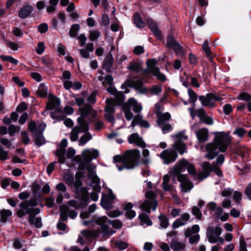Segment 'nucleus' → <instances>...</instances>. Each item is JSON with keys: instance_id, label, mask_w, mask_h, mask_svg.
Wrapping results in <instances>:
<instances>
[{"instance_id": "f257e3e1", "label": "nucleus", "mask_w": 251, "mask_h": 251, "mask_svg": "<svg viewBox=\"0 0 251 251\" xmlns=\"http://www.w3.org/2000/svg\"><path fill=\"white\" fill-rule=\"evenodd\" d=\"M214 142L207 144L205 146L207 153L205 157L209 159H214L219 152H224L231 142L229 134L224 131L214 132Z\"/></svg>"}, {"instance_id": "f03ea898", "label": "nucleus", "mask_w": 251, "mask_h": 251, "mask_svg": "<svg viewBox=\"0 0 251 251\" xmlns=\"http://www.w3.org/2000/svg\"><path fill=\"white\" fill-rule=\"evenodd\" d=\"M106 217L98 218L96 221H83L85 226H89L90 229L81 231V234L88 239L95 238L101 233L103 236H110L116 232L114 230L109 229L106 224Z\"/></svg>"}, {"instance_id": "7ed1b4c3", "label": "nucleus", "mask_w": 251, "mask_h": 251, "mask_svg": "<svg viewBox=\"0 0 251 251\" xmlns=\"http://www.w3.org/2000/svg\"><path fill=\"white\" fill-rule=\"evenodd\" d=\"M157 63L156 60L153 58L147 60L146 62L147 69H142L141 64L136 62L131 63L127 67V68L129 70L136 73L141 72V75L145 76H148L150 74H151L155 76L158 80L162 82L165 81L167 80L166 77L160 72L159 67L156 65Z\"/></svg>"}, {"instance_id": "20e7f679", "label": "nucleus", "mask_w": 251, "mask_h": 251, "mask_svg": "<svg viewBox=\"0 0 251 251\" xmlns=\"http://www.w3.org/2000/svg\"><path fill=\"white\" fill-rule=\"evenodd\" d=\"M139 157V151L134 150L126 151L124 156L115 155L113 157V160L115 162L122 163V165L118 164L116 165L118 170L122 171L124 168H134L138 165Z\"/></svg>"}, {"instance_id": "39448f33", "label": "nucleus", "mask_w": 251, "mask_h": 251, "mask_svg": "<svg viewBox=\"0 0 251 251\" xmlns=\"http://www.w3.org/2000/svg\"><path fill=\"white\" fill-rule=\"evenodd\" d=\"M82 185L80 180L76 179L75 181L74 186L77 201L70 200L68 202L69 206L74 207L76 209L85 208L89 202L88 189L85 187H82Z\"/></svg>"}, {"instance_id": "423d86ee", "label": "nucleus", "mask_w": 251, "mask_h": 251, "mask_svg": "<svg viewBox=\"0 0 251 251\" xmlns=\"http://www.w3.org/2000/svg\"><path fill=\"white\" fill-rule=\"evenodd\" d=\"M188 94L189 97V102L193 103V106L192 107L188 108V110L190 112L192 119H194L197 116L199 118L201 122L206 125H212L213 124L212 118L206 114L205 110L203 108H200L195 110H194L195 103L198 100L196 92L192 89L188 88Z\"/></svg>"}, {"instance_id": "0eeeda50", "label": "nucleus", "mask_w": 251, "mask_h": 251, "mask_svg": "<svg viewBox=\"0 0 251 251\" xmlns=\"http://www.w3.org/2000/svg\"><path fill=\"white\" fill-rule=\"evenodd\" d=\"M38 205V201L35 198H31L28 201H25L20 203L19 207L15 210L18 217L22 218L26 214L29 215H37L40 212L39 208H35Z\"/></svg>"}, {"instance_id": "6e6552de", "label": "nucleus", "mask_w": 251, "mask_h": 251, "mask_svg": "<svg viewBox=\"0 0 251 251\" xmlns=\"http://www.w3.org/2000/svg\"><path fill=\"white\" fill-rule=\"evenodd\" d=\"M155 113L157 116V124L161 129L163 133H167L172 130V126L168 123L171 118V115L168 112L162 113L158 109Z\"/></svg>"}, {"instance_id": "1a4fd4ad", "label": "nucleus", "mask_w": 251, "mask_h": 251, "mask_svg": "<svg viewBox=\"0 0 251 251\" xmlns=\"http://www.w3.org/2000/svg\"><path fill=\"white\" fill-rule=\"evenodd\" d=\"M185 169L187 170L190 174L193 176L196 175V171L194 165L185 159H182L179 161L178 164L174 167L172 173L175 175H180L181 173L184 172Z\"/></svg>"}, {"instance_id": "9d476101", "label": "nucleus", "mask_w": 251, "mask_h": 251, "mask_svg": "<svg viewBox=\"0 0 251 251\" xmlns=\"http://www.w3.org/2000/svg\"><path fill=\"white\" fill-rule=\"evenodd\" d=\"M146 197L149 200L145 201L140 204V208L149 214L151 212V208L155 210L157 207V202L155 200V196L154 193L149 191L146 192Z\"/></svg>"}, {"instance_id": "9b49d317", "label": "nucleus", "mask_w": 251, "mask_h": 251, "mask_svg": "<svg viewBox=\"0 0 251 251\" xmlns=\"http://www.w3.org/2000/svg\"><path fill=\"white\" fill-rule=\"evenodd\" d=\"M113 78L110 75L105 76L104 80L102 82L103 85L106 84L109 86L107 88V91L111 94L115 96V99L119 102H123L125 100V96L122 92L118 91L115 87L113 86Z\"/></svg>"}, {"instance_id": "f8f14e48", "label": "nucleus", "mask_w": 251, "mask_h": 251, "mask_svg": "<svg viewBox=\"0 0 251 251\" xmlns=\"http://www.w3.org/2000/svg\"><path fill=\"white\" fill-rule=\"evenodd\" d=\"M172 137L176 139L173 145L174 149L177 151L181 155L186 152V146L185 144L183 142V140H186L188 139L187 136L185 134V132L184 131L179 132L172 135Z\"/></svg>"}, {"instance_id": "ddd939ff", "label": "nucleus", "mask_w": 251, "mask_h": 251, "mask_svg": "<svg viewBox=\"0 0 251 251\" xmlns=\"http://www.w3.org/2000/svg\"><path fill=\"white\" fill-rule=\"evenodd\" d=\"M199 99L203 106L213 107L215 106L216 101H221L224 99L220 95L211 93L205 96H201L199 97Z\"/></svg>"}, {"instance_id": "4468645a", "label": "nucleus", "mask_w": 251, "mask_h": 251, "mask_svg": "<svg viewBox=\"0 0 251 251\" xmlns=\"http://www.w3.org/2000/svg\"><path fill=\"white\" fill-rule=\"evenodd\" d=\"M222 230V228L220 226L214 227L212 226H209L206 231V237L208 241L212 244L217 243V239L221 234Z\"/></svg>"}, {"instance_id": "2eb2a0df", "label": "nucleus", "mask_w": 251, "mask_h": 251, "mask_svg": "<svg viewBox=\"0 0 251 251\" xmlns=\"http://www.w3.org/2000/svg\"><path fill=\"white\" fill-rule=\"evenodd\" d=\"M115 199L116 197L113 193L112 190L109 189L107 195H102L100 204L104 209L109 210L112 207Z\"/></svg>"}, {"instance_id": "dca6fc26", "label": "nucleus", "mask_w": 251, "mask_h": 251, "mask_svg": "<svg viewBox=\"0 0 251 251\" xmlns=\"http://www.w3.org/2000/svg\"><path fill=\"white\" fill-rule=\"evenodd\" d=\"M88 130L87 123H78V125L74 127L70 134V139L72 141L75 142L78 140L79 134L82 132H86Z\"/></svg>"}, {"instance_id": "f3484780", "label": "nucleus", "mask_w": 251, "mask_h": 251, "mask_svg": "<svg viewBox=\"0 0 251 251\" xmlns=\"http://www.w3.org/2000/svg\"><path fill=\"white\" fill-rule=\"evenodd\" d=\"M159 156L163 160L164 163L168 164L176 159L177 154L176 151L170 149L163 151Z\"/></svg>"}, {"instance_id": "a211bd4d", "label": "nucleus", "mask_w": 251, "mask_h": 251, "mask_svg": "<svg viewBox=\"0 0 251 251\" xmlns=\"http://www.w3.org/2000/svg\"><path fill=\"white\" fill-rule=\"evenodd\" d=\"M49 101L46 105V109L47 110H55L58 112H60L61 110L59 107L60 104V100L59 99L55 97L52 94L48 95Z\"/></svg>"}, {"instance_id": "6ab92c4d", "label": "nucleus", "mask_w": 251, "mask_h": 251, "mask_svg": "<svg viewBox=\"0 0 251 251\" xmlns=\"http://www.w3.org/2000/svg\"><path fill=\"white\" fill-rule=\"evenodd\" d=\"M215 165V164L214 163L211 164L208 162L203 163L201 165L202 171L199 173L198 175L199 178L203 180L208 177L210 173L213 172Z\"/></svg>"}, {"instance_id": "aec40b11", "label": "nucleus", "mask_w": 251, "mask_h": 251, "mask_svg": "<svg viewBox=\"0 0 251 251\" xmlns=\"http://www.w3.org/2000/svg\"><path fill=\"white\" fill-rule=\"evenodd\" d=\"M178 180L180 183V187L183 192L186 193L193 187V183L187 178L185 175H177Z\"/></svg>"}, {"instance_id": "412c9836", "label": "nucleus", "mask_w": 251, "mask_h": 251, "mask_svg": "<svg viewBox=\"0 0 251 251\" xmlns=\"http://www.w3.org/2000/svg\"><path fill=\"white\" fill-rule=\"evenodd\" d=\"M92 107L89 105H85L79 108L81 116L77 118L78 123L82 124L83 122L87 123L85 121L84 118L88 117L92 111Z\"/></svg>"}, {"instance_id": "4be33fe9", "label": "nucleus", "mask_w": 251, "mask_h": 251, "mask_svg": "<svg viewBox=\"0 0 251 251\" xmlns=\"http://www.w3.org/2000/svg\"><path fill=\"white\" fill-rule=\"evenodd\" d=\"M167 47L174 50L178 54H181L183 52L182 47L171 36L168 37L167 40Z\"/></svg>"}, {"instance_id": "5701e85b", "label": "nucleus", "mask_w": 251, "mask_h": 251, "mask_svg": "<svg viewBox=\"0 0 251 251\" xmlns=\"http://www.w3.org/2000/svg\"><path fill=\"white\" fill-rule=\"evenodd\" d=\"M190 216L188 213H183L180 217L176 219L172 224L174 229H176L180 226L185 225L189 220Z\"/></svg>"}, {"instance_id": "b1692460", "label": "nucleus", "mask_w": 251, "mask_h": 251, "mask_svg": "<svg viewBox=\"0 0 251 251\" xmlns=\"http://www.w3.org/2000/svg\"><path fill=\"white\" fill-rule=\"evenodd\" d=\"M128 142L130 144H134L136 146L145 148L146 144L142 138L137 133L131 134L128 138Z\"/></svg>"}, {"instance_id": "393cba45", "label": "nucleus", "mask_w": 251, "mask_h": 251, "mask_svg": "<svg viewBox=\"0 0 251 251\" xmlns=\"http://www.w3.org/2000/svg\"><path fill=\"white\" fill-rule=\"evenodd\" d=\"M82 155L85 161L90 162L98 157L99 151L97 150L87 149L83 151Z\"/></svg>"}, {"instance_id": "a878e982", "label": "nucleus", "mask_w": 251, "mask_h": 251, "mask_svg": "<svg viewBox=\"0 0 251 251\" xmlns=\"http://www.w3.org/2000/svg\"><path fill=\"white\" fill-rule=\"evenodd\" d=\"M136 125H140L142 127L149 128L150 124L146 120H143V116L141 115L137 114L132 120L130 126L134 127Z\"/></svg>"}, {"instance_id": "bb28decb", "label": "nucleus", "mask_w": 251, "mask_h": 251, "mask_svg": "<svg viewBox=\"0 0 251 251\" xmlns=\"http://www.w3.org/2000/svg\"><path fill=\"white\" fill-rule=\"evenodd\" d=\"M195 133L200 142H205L208 139V130L206 128L200 129L197 130Z\"/></svg>"}, {"instance_id": "cd10ccee", "label": "nucleus", "mask_w": 251, "mask_h": 251, "mask_svg": "<svg viewBox=\"0 0 251 251\" xmlns=\"http://www.w3.org/2000/svg\"><path fill=\"white\" fill-rule=\"evenodd\" d=\"M147 22L149 28L153 32L154 35L157 38H160L161 36V32L158 29L156 23L151 18L148 19Z\"/></svg>"}, {"instance_id": "c85d7f7f", "label": "nucleus", "mask_w": 251, "mask_h": 251, "mask_svg": "<svg viewBox=\"0 0 251 251\" xmlns=\"http://www.w3.org/2000/svg\"><path fill=\"white\" fill-rule=\"evenodd\" d=\"M130 108H132L135 113H139L142 109V106L141 104L138 103L134 99L130 98L126 104Z\"/></svg>"}, {"instance_id": "c756f323", "label": "nucleus", "mask_w": 251, "mask_h": 251, "mask_svg": "<svg viewBox=\"0 0 251 251\" xmlns=\"http://www.w3.org/2000/svg\"><path fill=\"white\" fill-rule=\"evenodd\" d=\"M33 11L32 6L26 5L22 7L19 12V17L22 19L28 17Z\"/></svg>"}, {"instance_id": "7c9ffc66", "label": "nucleus", "mask_w": 251, "mask_h": 251, "mask_svg": "<svg viewBox=\"0 0 251 251\" xmlns=\"http://www.w3.org/2000/svg\"><path fill=\"white\" fill-rule=\"evenodd\" d=\"M133 205L131 202L126 203L124 206V209L126 211V215L129 219H132L136 216V212L132 210Z\"/></svg>"}, {"instance_id": "2f4dec72", "label": "nucleus", "mask_w": 251, "mask_h": 251, "mask_svg": "<svg viewBox=\"0 0 251 251\" xmlns=\"http://www.w3.org/2000/svg\"><path fill=\"white\" fill-rule=\"evenodd\" d=\"M35 215L32 214L28 216V222L31 225L37 228H40L42 226L41 219L35 217Z\"/></svg>"}, {"instance_id": "473e14b6", "label": "nucleus", "mask_w": 251, "mask_h": 251, "mask_svg": "<svg viewBox=\"0 0 251 251\" xmlns=\"http://www.w3.org/2000/svg\"><path fill=\"white\" fill-rule=\"evenodd\" d=\"M106 105L105 107V113H114L115 100L113 99H108L106 100Z\"/></svg>"}, {"instance_id": "72a5a7b5", "label": "nucleus", "mask_w": 251, "mask_h": 251, "mask_svg": "<svg viewBox=\"0 0 251 251\" xmlns=\"http://www.w3.org/2000/svg\"><path fill=\"white\" fill-rule=\"evenodd\" d=\"M34 141L35 144L38 147L44 145L45 143V139L43 133L36 131V133H34Z\"/></svg>"}, {"instance_id": "f704fd0d", "label": "nucleus", "mask_w": 251, "mask_h": 251, "mask_svg": "<svg viewBox=\"0 0 251 251\" xmlns=\"http://www.w3.org/2000/svg\"><path fill=\"white\" fill-rule=\"evenodd\" d=\"M12 213V211L10 210H2L0 212L1 215L0 221L3 223L9 221L10 220V216H11Z\"/></svg>"}, {"instance_id": "c9c22d12", "label": "nucleus", "mask_w": 251, "mask_h": 251, "mask_svg": "<svg viewBox=\"0 0 251 251\" xmlns=\"http://www.w3.org/2000/svg\"><path fill=\"white\" fill-rule=\"evenodd\" d=\"M135 88L139 92L143 93L146 92L147 88L144 86L143 82L141 79H137L133 82Z\"/></svg>"}, {"instance_id": "e433bc0d", "label": "nucleus", "mask_w": 251, "mask_h": 251, "mask_svg": "<svg viewBox=\"0 0 251 251\" xmlns=\"http://www.w3.org/2000/svg\"><path fill=\"white\" fill-rule=\"evenodd\" d=\"M134 22L138 28H143L145 26L146 24L143 21L141 16L139 13H135L133 16Z\"/></svg>"}, {"instance_id": "4c0bfd02", "label": "nucleus", "mask_w": 251, "mask_h": 251, "mask_svg": "<svg viewBox=\"0 0 251 251\" xmlns=\"http://www.w3.org/2000/svg\"><path fill=\"white\" fill-rule=\"evenodd\" d=\"M139 218L140 220V225L141 226H144L146 225L147 226H151L152 225V222L149 219V216L144 213H142L139 216Z\"/></svg>"}, {"instance_id": "58836bf2", "label": "nucleus", "mask_w": 251, "mask_h": 251, "mask_svg": "<svg viewBox=\"0 0 251 251\" xmlns=\"http://www.w3.org/2000/svg\"><path fill=\"white\" fill-rule=\"evenodd\" d=\"M171 248L174 251H183L185 249V245L182 243L174 240L172 242Z\"/></svg>"}, {"instance_id": "ea45409f", "label": "nucleus", "mask_w": 251, "mask_h": 251, "mask_svg": "<svg viewBox=\"0 0 251 251\" xmlns=\"http://www.w3.org/2000/svg\"><path fill=\"white\" fill-rule=\"evenodd\" d=\"M59 0H50L49 5L47 7V12L48 13H54Z\"/></svg>"}, {"instance_id": "a19ab883", "label": "nucleus", "mask_w": 251, "mask_h": 251, "mask_svg": "<svg viewBox=\"0 0 251 251\" xmlns=\"http://www.w3.org/2000/svg\"><path fill=\"white\" fill-rule=\"evenodd\" d=\"M48 88L43 84H40L36 91L37 95L40 97H46L47 96Z\"/></svg>"}, {"instance_id": "79ce46f5", "label": "nucleus", "mask_w": 251, "mask_h": 251, "mask_svg": "<svg viewBox=\"0 0 251 251\" xmlns=\"http://www.w3.org/2000/svg\"><path fill=\"white\" fill-rule=\"evenodd\" d=\"M170 180V176L168 175H165L163 177L162 186L164 191H171L172 189V186L169 184Z\"/></svg>"}, {"instance_id": "37998d69", "label": "nucleus", "mask_w": 251, "mask_h": 251, "mask_svg": "<svg viewBox=\"0 0 251 251\" xmlns=\"http://www.w3.org/2000/svg\"><path fill=\"white\" fill-rule=\"evenodd\" d=\"M56 189L58 191L63 193L65 198L69 199L70 198L69 194L66 191L67 188L63 183L60 182L57 184Z\"/></svg>"}, {"instance_id": "c03bdc74", "label": "nucleus", "mask_w": 251, "mask_h": 251, "mask_svg": "<svg viewBox=\"0 0 251 251\" xmlns=\"http://www.w3.org/2000/svg\"><path fill=\"white\" fill-rule=\"evenodd\" d=\"M65 150L64 149H58L56 151V155L58 158V162L60 163H64L65 161L64 157Z\"/></svg>"}, {"instance_id": "a18cd8bd", "label": "nucleus", "mask_w": 251, "mask_h": 251, "mask_svg": "<svg viewBox=\"0 0 251 251\" xmlns=\"http://www.w3.org/2000/svg\"><path fill=\"white\" fill-rule=\"evenodd\" d=\"M160 221V226L161 228H166L169 225L168 218L163 215H160L158 217Z\"/></svg>"}, {"instance_id": "49530a36", "label": "nucleus", "mask_w": 251, "mask_h": 251, "mask_svg": "<svg viewBox=\"0 0 251 251\" xmlns=\"http://www.w3.org/2000/svg\"><path fill=\"white\" fill-rule=\"evenodd\" d=\"M149 92L153 95H158L162 91L161 85H153L149 89Z\"/></svg>"}, {"instance_id": "de8ad7c7", "label": "nucleus", "mask_w": 251, "mask_h": 251, "mask_svg": "<svg viewBox=\"0 0 251 251\" xmlns=\"http://www.w3.org/2000/svg\"><path fill=\"white\" fill-rule=\"evenodd\" d=\"M91 135L89 133H85L82 135L78 141V145L79 146L84 145L87 142L91 140Z\"/></svg>"}, {"instance_id": "09e8293b", "label": "nucleus", "mask_w": 251, "mask_h": 251, "mask_svg": "<svg viewBox=\"0 0 251 251\" xmlns=\"http://www.w3.org/2000/svg\"><path fill=\"white\" fill-rule=\"evenodd\" d=\"M79 29V25L78 24H76L72 25L69 31L70 36L72 37H75L77 36Z\"/></svg>"}, {"instance_id": "8fccbe9b", "label": "nucleus", "mask_w": 251, "mask_h": 251, "mask_svg": "<svg viewBox=\"0 0 251 251\" xmlns=\"http://www.w3.org/2000/svg\"><path fill=\"white\" fill-rule=\"evenodd\" d=\"M63 180L68 185H72L73 183L74 178L71 174L67 173L64 176Z\"/></svg>"}, {"instance_id": "3c124183", "label": "nucleus", "mask_w": 251, "mask_h": 251, "mask_svg": "<svg viewBox=\"0 0 251 251\" xmlns=\"http://www.w3.org/2000/svg\"><path fill=\"white\" fill-rule=\"evenodd\" d=\"M123 108L126 119L128 121H130L132 119H133V115L131 112L130 108L126 107V105H125Z\"/></svg>"}, {"instance_id": "603ef678", "label": "nucleus", "mask_w": 251, "mask_h": 251, "mask_svg": "<svg viewBox=\"0 0 251 251\" xmlns=\"http://www.w3.org/2000/svg\"><path fill=\"white\" fill-rule=\"evenodd\" d=\"M94 191L92 192L91 193L90 196H91L92 200L93 201H98V198H99L98 193L100 190V186H96L94 188Z\"/></svg>"}, {"instance_id": "864d4df0", "label": "nucleus", "mask_w": 251, "mask_h": 251, "mask_svg": "<svg viewBox=\"0 0 251 251\" xmlns=\"http://www.w3.org/2000/svg\"><path fill=\"white\" fill-rule=\"evenodd\" d=\"M116 247L120 250H124L128 248V244L124 241H116L115 242Z\"/></svg>"}, {"instance_id": "5fc2aeb1", "label": "nucleus", "mask_w": 251, "mask_h": 251, "mask_svg": "<svg viewBox=\"0 0 251 251\" xmlns=\"http://www.w3.org/2000/svg\"><path fill=\"white\" fill-rule=\"evenodd\" d=\"M242 198V194L240 192L236 191L233 193V199L236 204H238L240 203Z\"/></svg>"}, {"instance_id": "6e6d98bb", "label": "nucleus", "mask_w": 251, "mask_h": 251, "mask_svg": "<svg viewBox=\"0 0 251 251\" xmlns=\"http://www.w3.org/2000/svg\"><path fill=\"white\" fill-rule=\"evenodd\" d=\"M112 65V56L111 55H107L104 59L103 63L104 68H106L107 69L110 68Z\"/></svg>"}, {"instance_id": "4d7b16f0", "label": "nucleus", "mask_w": 251, "mask_h": 251, "mask_svg": "<svg viewBox=\"0 0 251 251\" xmlns=\"http://www.w3.org/2000/svg\"><path fill=\"white\" fill-rule=\"evenodd\" d=\"M75 154V150L72 147H70L68 148V151H67L66 157L68 159H70L71 161H74V156Z\"/></svg>"}, {"instance_id": "13d9d810", "label": "nucleus", "mask_w": 251, "mask_h": 251, "mask_svg": "<svg viewBox=\"0 0 251 251\" xmlns=\"http://www.w3.org/2000/svg\"><path fill=\"white\" fill-rule=\"evenodd\" d=\"M67 205H62L60 207V218L62 221H66L67 219L68 214L66 211V209L67 208Z\"/></svg>"}, {"instance_id": "bf43d9fd", "label": "nucleus", "mask_w": 251, "mask_h": 251, "mask_svg": "<svg viewBox=\"0 0 251 251\" xmlns=\"http://www.w3.org/2000/svg\"><path fill=\"white\" fill-rule=\"evenodd\" d=\"M88 178L92 179V180L96 183H99L100 179L97 176L96 170L88 172Z\"/></svg>"}, {"instance_id": "052dcab7", "label": "nucleus", "mask_w": 251, "mask_h": 251, "mask_svg": "<svg viewBox=\"0 0 251 251\" xmlns=\"http://www.w3.org/2000/svg\"><path fill=\"white\" fill-rule=\"evenodd\" d=\"M238 99L249 102L251 100V96L245 92L241 93L238 95Z\"/></svg>"}, {"instance_id": "680f3d73", "label": "nucleus", "mask_w": 251, "mask_h": 251, "mask_svg": "<svg viewBox=\"0 0 251 251\" xmlns=\"http://www.w3.org/2000/svg\"><path fill=\"white\" fill-rule=\"evenodd\" d=\"M106 221L107 222L106 224L108 227V224H111L112 226L116 228H121L122 226V223L118 220H113V221H110L109 220H108L107 218H106Z\"/></svg>"}, {"instance_id": "e2e57ef3", "label": "nucleus", "mask_w": 251, "mask_h": 251, "mask_svg": "<svg viewBox=\"0 0 251 251\" xmlns=\"http://www.w3.org/2000/svg\"><path fill=\"white\" fill-rule=\"evenodd\" d=\"M192 213L195 216L196 218L200 220L202 217V214L200 209L197 206H194L192 209Z\"/></svg>"}, {"instance_id": "0e129e2a", "label": "nucleus", "mask_w": 251, "mask_h": 251, "mask_svg": "<svg viewBox=\"0 0 251 251\" xmlns=\"http://www.w3.org/2000/svg\"><path fill=\"white\" fill-rule=\"evenodd\" d=\"M20 128L13 125H11L8 127V133L10 136L13 135L15 133L19 131Z\"/></svg>"}, {"instance_id": "69168bd1", "label": "nucleus", "mask_w": 251, "mask_h": 251, "mask_svg": "<svg viewBox=\"0 0 251 251\" xmlns=\"http://www.w3.org/2000/svg\"><path fill=\"white\" fill-rule=\"evenodd\" d=\"M100 36V33L97 30L90 31L89 38L91 41H95Z\"/></svg>"}, {"instance_id": "338daca9", "label": "nucleus", "mask_w": 251, "mask_h": 251, "mask_svg": "<svg viewBox=\"0 0 251 251\" xmlns=\"http://www.w3.org/2000/svg\"><path fill=\"white\" fill-rule=\"evenodd\" d=\"M202 49L205 52L206 55L207 57H210L211 56L210 48L209 47L208 43L207 41H205L203 43L202 45Z\"/></svg>"}, {"instance_id": "774afa93", "label": "nucleus", "mask_w": 251, "mask_h": 251, "mask_svg": "<svg viewBox=\"0 0 251 251\" xmlns=\"http://www.w3.org/2000/svg\"><path fill=\"white\" fill-rule=\"evenodd\" d=\"M12 245L13 247L16 249H19L22 247V243L21 240L18 238H14L12 241Z\"/></svg>"}]
</instances>
